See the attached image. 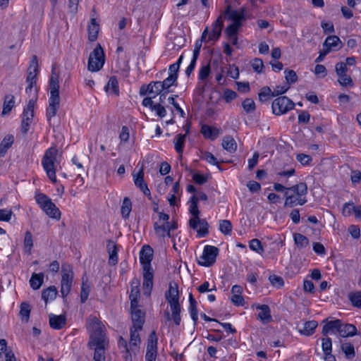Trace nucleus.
<instances>
[{"instance_id": "412c9836", "label": "nucleus", "mask_w": 361, "mask_h": 361, "mask_svg": "<svg viewBox=\"0 0 361 361\" xmlns=\"http://www.w3.org/2000/svg\"><path fill=\"white\" fill-rule=\"evenodd\" d=\"M135 185L143 192L145 195H149V190L144 180V170L142 167L136 175H133Z\"/></svg>"}, {"instance_id": "2f4dec72", "label": "nucleus", "mask_w": 361, "mask_h": 361, "mask_svg": "<svg viewBox=\"0 0 361 361\" xmlns=\"http://www.w3.org/2000/svg\"><path fill=\"white\" fill-rule=\"evenodd\" d=\"M222 147L228 152L233 153L236 151L237 143L233 137L227 135L223 139Z\"/></svg>"}, {"instance_id": "774afa93", "label": "nucleus", "mask_w": 361, "mask_h": 361, "mask_svg": "<svg viewBox=\"0 0 361 361\" xmlns=\"http://www.w3.org/2000/svg\"><path fill=\"white\" fill-rule=\"evenodd\" d=\"M152 111H154L160 118H163L166 115V109L161 104H156L155 106H153Z\"/></svg>"}, {"instance_id": "bb28decb", "label": "nucleus", "mask_w": 361, "mask_h": 361, "mask_svg": "<svg viewBox=\"0 0 361 361\" xmlns=\"http://www.w3.org/2000/svg\"><path fill=\"white\" fill-rule=\"evenodd\" d=\"M341 41L338 37L336 35L329 36L324 43V47L325 49H329V51L331 50H336L340 48Z\"/></svg>"}, {"instance_id": "603ef678", "label": "nucleus", "mask_w": 361, "mask_h": 361, "mask_svg": "<svg viewBox=\"0 0 361 361\" xmlns=\"http://www.w3.org/2000/svg\"><path fill=\"white\" fill-rule=\"evenodd\" d=\"M241 26L242 23H233L226 27L225 32L228 37H233L237 35L238 30Z\"/></svg>"}, {"instance_id": "4d7b16f0", "label": "nucleus", "mask_w": 361, "mask_h": 361, "mask_svg": "<svg viewBox=\"0 0 361 361\" xmlns=\"http://www.w3.org/2000/svg\"><path fill=\"white\" fill-rule=\"evenodd\" d=\"M269 280L272 286L277 287V288H281L284 284L283 278L279 276L274 275V274L271 275L269 277Z\"/></svg>"}, {"instance_id": "6ab92c4d", "label": "nucleus", "mask_w": 361, "mask_h": 361, "mask_svg": "<svg viewBox=\"0 0 361 361\" xmlns=\"http://www.w3.org/2000/svg\"><path fill=\"white\" fill-rule=\"evenodd\" d=\"M154 228L155 233L161 238L166 236V231H174L178 228L177 223L173 221V223L166 222L163 225H159L157 222L154 223Z\"/></svg>"}, {"instance_id": "a878e982", "label": "nucleus", "mask_w": 361, "mask_h": 361, "mask_svg": "<svg viewBox=\"0 0 361 361\" xmlns=\"http://www.w3.org/2000/svg\"><path fill=\"white\" fill-rule=\"evenodd\" d=\"M107 250L109 255V264H116L118 262V248L116 243L112 240L107 242Z\"/></svg>"}, {"instance_id": "b1692460", "label": "nucleus", "mask_w": 361, "mask_h": 361, "mask_svg": "<svg viewBox=\"0 0 361 361\" xmlns=\"http://www.w3.org/2000/svg\"><path fill=\"white\" fill-rule=\"evenodd\" d=\"M341 320L336 319L334 321L326 322V324L323 326L322 334L326 336L329 332L336 331L339 333L341 328Z\"/></svg>"}, {"instance_id": "dca6fc26", "label": "nucleus", "mask_w": 361, "mask_h": 361, "mask_svg": "<svg viewBox=\"0 0 361 361\" xmlns=\"http://www.w3.org/2000/svg\"><path fill=\"white\" fill-rule=\"evenodd\" d=\"M91 348H94V361H105V350L108 347L109 341H105L104 343H88Z\"/></svg>"}, {"instance_id": "393cba45", "label": "nucleus", "mask_w": 361, "mask_h": 361, "mask_svg": "<svg viewBox=\"0 0 361 361\" xmlns=\"http://www.w3.org/2000/svg\"><path fill=\"white\" fill-rule=\"evenodd\" d=\"M99 30V25L97 23L96 20L90 19V24L87 26L88 39L90 42H94L97 39L98 32Z\"/></svg>"}, {"instance_id": "f3484780", "label": "nucleus", "mask_w": 361, "mask_h": 361, "mask_svg": "<svg viewBox=\"0 0 361 361\" xmlns=\"http://www.w3.org/2000/svg\"><path fill=\"white\" fill-rule=\"evenodd\" d=\"M245 8H243V7L241 8L240 11H233V10H231V5L227 6V7L224 13V14L225 16H228V18L229 20H231L233 21V23H241L242 20H245Z\"/></svg>"}, {"instance_id": "a19ab883", "label": "nucleus", "mask_w": 361, "mask_h": 361, "mask_svg": "<svg viewBox=\"0 0 361 361\" xmlns=\"http://www.w3.org/2000/svg\"><path fill=\"white\" fill-rule=\"evenodd\" d=\"M33 247L32 235L30 231L25 232V238L23 241V249L25 253L31 254V250Z\"/></svg>"}, {"instance_id": "c85d7f7f", "label": "nucleus", "mask_w": 361, "mask_h": 361, "mask_svg": "<svg viewBox=\"0 0 361 361\" xmlns=\"http://www.w3.org/2000/svg\"><path fill=\"white\" fill-rule=\"evenodd\" d=\"M338 334L341 337L353 336L357 334V328L353 324L341 323Z\"/></svg>"}, {"instance_id": "423d86ee", "label": "nucleus", "mask_w": 361, "mask_h": 361, "mask_svg": "<svg viewBox=\"0 0 361 361\" xmlns=\"http://www.w3.org/2000/svg\"><path fill=\"white\" fill-rule=\"evenodd\" d=\"M35 198L47 215L52 219H59L61 218V212L48 196L43 193H38Z\"/></svg>"}, {"instance_id": "8fccbe9b", "label": "nucleus", "mask_w": 361, "mask_h": 361, "mask_svg": "<svg viewBox=\"0 0 361 361\" xmlns=\"http://www.w3.org/2000/svg\"><path fill=\"white\" fill-rule=\"evenodd\" d=\"M219 230L224 235H229L232 231V224L228 220H221L219 221Z\"/></svg>"}, {"instance_id": "7ed1b4c3", "label": "nucleus", "mask_w": 361, "mask_h": 361, "mask_svg": "<svg viewBox=\"0 0 361 361\" xmlns=\"http://www.w3.org/2000/svg\"><path fill=\"white\" fill-rule=\"evenodd\" d=\"M58 149L56 147H50L45 151L42 159V165L46 171L49 180L53 183L56 182V156Z\"/></svg>"}, {"instance_id": "680f3d73", "label": "nucleus", "mask_w": 361, "mask_h": 361, "mask_svg": "<svg viewBox=\"0 0 361 361\" xmlns=\"http://www.w3.org/2000/svg\"><path fill=\"white\" fill-rule=\"evenodd\" d=\"M252 67L256 73H262V69L264 68V63H263L262 60L260 59H258V58H255L252 61Z\"/></svg>"}, {"instance_id": "7c9ffc66", "label": "nucleus", "mask_w": 361, "mask_h": 361, "mask_svg": "<svg viewBox=\"0 0 361 361\" xmlns=\"http://www.w3.org/2000/svg\"><path fill=\"white\" fill-rule=\"evenodd\" d=\"M142 329L135 328L132 326L130 328V348L133 350L134 347H137L140 343V338L139 331Z\"/></svg>"}, {"instance_id": "de8ad7c7", "label": "nucleus", "mask_w": 361, "mask_h": 361, "mask_svg": "<svg viewBox=\"0 0 361 361\" xmlns=\"http://www.w3.org/2000/svg\"><path fill=\"white\" fill-rule=\"evenodd\" d=\"M132 209V203L128 197H125L123 201V204L121 208L122 216L126 219L129 216V214Z\"/></svg>"}, {"instance_id": "72a5a7b5", "label": "nucleus", "mask_w": 361, "mask_h": 361, "mask_svg": "<svg viewBox=\"0 0 361 361\" xmlns=\"http://www.w3.org/2000/svg\"><path fill=\"white\" fill-rule=\"evenodd\" d=\"M14 137L11 135H6L0 144V157H4L7 150L11 147L13 143Z\"/></svg>"}, {"instance_id": "c03bdc74", "label": "nucleus", "mask_w": 361, "mask_h": 361, "mask_svg": "<svg viewBox=\"0 0 361 361\" xmlns=\"http://www.w3.org/2000/svg\"><path fill=\"white\" fill-rule=\"evenodd\" d=\"M31 312L30 305L27 302H22L20 304V316L23 321L27 322L30 319V314Z\"/></svg>"}, {"instance_id": "49530a36", "label": "nucleus", "mask_w": 361, "mask_h": 361, "mask_svg": "<svg viewBox=\"0 0 361 361\" xmlns=\"http://www.w3.org/2000/svg\"><path fill=\"white\" fill-rule=\"evenodd\" d=\"M106 92L113 93L116 95L118 94V80L116 77L113 76L109 78L107 85L106 87Z\"/></svg>"}, {"instance_id": "e2e57ef3", "label": "nucleus", "mask_w": 361, "mask_h": 361, "mask_svg": "<svg viewBox=\"0 0 361 361\" xmlns=\"http://www.w3.org/2000/svg\"><path fill=\"white\" fill-rule=\"evenodd\" d=\"M271 89L269 87H264L259 93V99L261 102H266L269 99L271 94Z\"/></svg>"}, {"instance_id": "0eeeda50", "label": "nucleus", "mask_w": 361, "mask_h": 361, "mask_svg": "<svg viewBox=\"0 0 361 361\" xmlns=\"http://www.w3.org/2000/svg\"><path fill=\"white\" fill-rule=\"evenodd\" d=\"M104 61V50L101 45L98 44L90 54L87 69L91 72L99 71L103 67Z\"/></svg>"}, {"instance_id": "5fc2aeb1", "label": "nucleus", "mask_w": 361, "mask_h": 361, "mask_svg": "<svg viewBox=\"0 0 361 361\" xmlns=\"http://www.w3.org/2000/svg\"><path fill=\"white\" fill-rule=\"evenodd\" d=\"M242 106L243 109L247 113L253 112L255 110V103L252 99L247 98L243 103Z\"/></svg>"}, {"instance_id": "052dcab7", "label": "nucleus", "mask_w": 361, "mask_h": 361, "mask_svg": "<svg viewBox=\"0 0 361 361\" xmlns=\"http://www.w3.org/2000/svg\"><path fill=\"white\" fill-rule=\"evenodd\" d=\"M322 350L324 353H329L332 351V342L331 339L329 337L322 338Z\"/></svg>"}, {"instance_id": "aec40b11", "label": "nucleus", "mask_w": 361, "mask_h": 361, "mask_svg": "<svg viewBox=\"0 0 361 361\" xmlns=\"http://www.w3.org/2000/svg\"><path fill=\"white\" fill-rule=\"evenodd\" d=\"M224 26L222 16L217 18L215 22L212 24V30L209 35V40H217L221 34V30Z\"/></svg>"}, {"instance_id": "6e6d98bb", "label": "nucleus", "mask_w": 361, "mask_h": 361, "mask_svg": "<svg viewBox=\"0 0 361 361\" xmlns=\"http://www.w3.org/2000/svg\"><path fill=\"white\" fill-rule=\"evenodd\" d=\"M338 76V82L339 84L342 86L347 87H353V82L352 78L348 75L347 74H341V75H337Z\"/></svg>"}, {"instance_id": "338daca9", "label": "nucleus", "mask_w": 361, "mask_h": 361, "mask_svg": "<svg viewBox=\"0 0 361 361\" xmlns=\"http://www.w3.org/2000/svg\"><path fill=\"white\" fill-rule=\"evenodd\" d=\"M175 97H177V95L174 96H170L168 98V102L169 104H172L173 107L176 109V110L180 114V116L182 118L185 117V112L180 107L178 104L175 101Z\"/></svg>"}, {"instance_id": "4468645a", "label": "nucleus", "mask_w": 361, "mask_h": 361, "mask_svg": "<svg viewBox=\"0 0 361 361\" xmlns=\"http://www.w3.org/2000/svg\"><path fill=\"white\" fill-rule=\"evenodd\" d=\"M143 283L144 294L149 295L153 287V269L152 267H143Z\"/></svg>"}, {"instance_id": "4be33fe9", "label": "nucleus", "mask_w": 361, "mask_h": 361, "mask_svg": "<svg viewBox=\"0 0 361 361\" xmlns=\"http://www.w3.org/2000/svg\"><path fill=\"white\" fill-rule=\"evenodd\" d=\"M66 324V317L63 314H50L49 325L54 329H61Z\"/></svg>"}, {"instance_id": "09e8293b", "label": "nucleus", "mask_w": 361, "mask_h": 361, "mask_svg": "<svg viewBox=\"0 0 361 361\" xmlns=\"http://www.w3.org/2000/svg\"><path fill=\"white\" fill-rule=\"evenodd\" d=\"M140 298V289L138 287V283L137 285L133 286H132L130 294L129 295V298L130 300V305H138V298Z\"/></svg>"}, {"instance_id": "f257e3e1", "label": "nucleus", "mask_w": 361, "mask_h": 361, "mask_svg": "<svg viewBox=\"0 0 361 361\" xmlns=\"http://www.w3.org/2000/svg\"><path fill=\"white\" fill-rule=\"evenodd\" d=\"M165 298L170 306V310L171 312V314L168 311L164 312V314L166 321L169 322L173 320L176 326L180 325L181 321V307L179 302L178 286L176 283L171 282L169 283V290L165 293Z\"/></svg>"}, {"instance_id": "f03ea898", "label": "nucleus", "mask_w": 361, "mask_h": 361, "mask_svg": "<svg viewBox=\"0 0 361 361\" xmlns=\"http://www.w3.org/2000/svg\"><path fill=\"white\" fill-rule=\"evenodd\" d=\"M307 193V186L305 183H300L286 189L285 192L284 206L287 207H294L298 205H303L307 202L306 195Z\"/></svg>"}, {"instance_id": "13d9d810", "label": "nucleus", "mask_w": 361, "mask_h": 361, "mask_svg": "<svg viewBox=\"0 0 361 361\" xmlns=\"http://www.w3.org/2000/svg\"><path fill=\"white\" fill-rule=\"evenodd\" d=\"M202 158H203V159L207 161L208 163H209L212 165L217 166L218 169L220 171L221 170V167L219 165V162H218L216 158L211 152H206L204 154Z\"/></svg>"}, {"instance_id": "3c124183", "label": "nucleus", "mask_w": 361, "mask_h": 361, "mask_svg": "<svg viewBox=\"0 0 361 361\" xmlns=\"http://www.w3.org/2000/svg\"><path fill=\"white\" fill-rule=\"evenodd\" d=\"M348 298L353 306L361 307V292L350 293Z\"/></svg>"}, {"instance_id": "ddd939ff", "label": "nucleus", "mask_w": 361, "mask_h": 361, "mask_svg": "<svg viewBox=\"0 0 361 361\" xmlns=\"http://www.w3.org/2000/svg\"><path fill=\"white\" fill-rule=\"evenodd\" d=\"M49 87H50V97L49 99V104L51 106H59L60 104V97H59V84L58 78L54 76L52 74L50 81H49Z\"/></svg>"}, {"instance_id": "37998d69", "label": "nucleus", "mask_w": 361, "mask_h": 361, "mask_svg": "<svg viewBox=\"0 0 361 361\" xmlns=\"http://www.w3.org/2000/svg\"><path fill=\"white\" fill-rule=\"evenodd\" d=\"M341 350L344 353L345 357L348 360H352L355 355L354 346L350 343H342Z\"/></svg>"}, {"instance_id": "20e7f679", "label": "nucleus", "mask_w": 361, "mask_h": 361, "mask_svg": "<svg viewBox=\"0 0 361 361\" xmlns=\"http://www.w3.org/2000/svg\"><path fill=\"white\" fill-rule=\"evenodd\" d=\"M87 327L90 334V340L88 343H103L109 341L104 333V326L101 322L94 316L87 319Z\"/></svg>"}, {"instance_id": "c756f323", "label": "nucleus", "mask_w": 361, "mask_h": 361, "mask_svg": "<svg viewBox=\"0 0 361 361\" xmlns=\"http://www.w3.org/2000/svg\"><path fill=\"white\" fill-rule=\"evenodd\" d=\"M90 292V285L89 283L87 278L84 276L82 279V285L80 290V301L82 303H85L89 296Z\"/></svg>"}, {"instance_id": "f704fd0d", "label": "nucleus", "mask_w": 361, "mask_h": 361, "mask_svg": "<svg viewBox=\"0 0 361 361\" xmlns=\"http://www.w3.org/2000/svg\"><path fill=\"white\" fill-rule=\"evenodd\" d=\"M58 291L54 286H49L42 293V298L47 303L49 300H53L56 298Z\"/></svg>"}, {"instance_id": "2eb2a0df", "label": "nucleus", "mask_w": 361, "mask_h": 361, "mask_svg": "<svg viewBox=\"0 0 361 361\" xmlns=\"http://www.w3.org/2000/svg\"><path fill=\"white\" fill-rule=\"evenodd\" d=\"M38 60L36 55H33L30 66L27 68V75L26 78V82L27 83H37V75L38 74Z\"/></svg>"}, {"instance_id": "69168bd1", "label": "nucleus", "mask_w": 361, "mask_h": 361, "mask_svg": "<svg viewBox=\"0 0 361 361\" xmlns=\"http://www.w3.org/2000/svg\"><path fill=\"white\" fill-rule=\"evenodd\" d=\"M296 159L299 161L302 165H309L310 162L312 161V157L310 155L305 154H298L296 157Z\"/></svg>"}, {"instance_id": "58836bf2", "label": "nucleus", "mask_w": 361, "mask_h": 361, "mask_svg": "<svg viewBox=\"0 0 361 361\" xmlns=\"http://www.w3.org/2000/svg\"><path fill=\"white\" fill-rule=\"evenodd\" d=\"M14 104V96L11 94L6 95L4 101L2 114L5 115L8 114L13 107Z\"/></svg>"}, {"instance_id": "5701e85b", "label": "nucleus", "mask_w": 361, "mask_h": 361, "mask_svg": "<svg viewBox=\"0 0 361 361\" xmlns=\"http://www.w3.org/2000/svg\"><path fill=\"white\" fill-rule=\"evenodd\" d=\"M219 129L206 124L202 125L201 128V133L203 136L205 138L210 139L212 140H215L219 136Z\"/></svg>"}, {"instance_id": "9b49d317", "label": "nucleus", "mask_w": 361, "mask_h": 361, "mask_svg": "<svg viewBox=\"0 0 361 361\" xmlns=\"http://www.w3.org/2000/svg\"><path fill=\"white\" fill-rule=\"evenodd\" d=\"M158 338L154 331L149 335L145 354V361H156Z\"/></svg>"}, {"instance_id": "a18cd8bd", "label": "nucleus", "mask_w": 361, "mask_h": 361, "mask_svg": "<svg viewBox=\"0 0 361 361\" xmlns=\"http://www.w3.org/2000/svg\"><path fill=\"white\" fill-rule=\"evenodd\" d=\"M293 239H294L295 244L299 248H305L309 245L308 238L306 236H305L300 233L293 234Z\"/></svg>"}, {"instance_id": "0e129e2a", "label": "nucleus", "mask_w": 361, "mask_h": 361, "mask_svg": "<svg viewBox=\"0 0 361 361\" xmlns=\"http://www.w3.org/2000/svg\"><path fill=\"white\" fill-rule=\"evenodd\" d=\"M210 71L211 68L209 64L202 66L199 72V79L202 80H205L209 76Z\"/></svg>"}, {"instance_id": "864d4df0", "label": "nucleus", "mask_w": 361, "mask_h": 361, "mask_svg": "<svg viewBox=\"0 0 361 361\" xmlns=\"http://www.w3.org/2000/svg\"><path fill=\"white\" fill-rule=\"evenodd\" d=\"M249 247L252 250L257 252L258 254H262L264 252V248L261 242L258 239L255 238L250 240Z\"/></svg>"}, {"instance_id": "39448f33", "label": "nucleus", "mask_w": 361, "mask_h": 361, "mask_svg": "<svg viewBox=\"0 0 361 361\" xmlns=\"http://www.w3.org/2000/svg\"><path fill=\"white\" fill-rule=\"evenodd\" d=\"M189 212L192 215V217L189 220L190 228L197 230L199 237H204L209 233V225L205 219H200V212L198 209L197 205L190 204Z\"/></svg>"}, {"instance_id": "79ce46f5", "label": "nucleus", "mask_w": 361, "mask_h": 361, "mask_svg": "<svg viewBox=\"0 0 361 361\" xmlns=\"http://www.w3.org/2000/svg\"><path fill=\"white\" fill-rule=\"evenodd\" d=\"M161 84L163 90L165 92V93H169V92H170L169 88L171 86L177 85V78L175 76L169 75L163 81H161Z\"/></svg>"}, {"instance_id": "ea45409f", "label": "nucleus", "mask_w": 361, "mask_h": 361, "mask_svg": "<svg viewBox=\"0 0 361 361\" xmlns=\"http://www.w3.org/2000/svg\"><path fill=\"white\" fill-rule=\"evenodd\" d=\"M189 302H190V312L191 315V318L193 320L194 323L196 324L198 317H197V302L193 298L192 293L189 294Z\"/></svg>"}, {"instance_id": "a211bd4d", "label": "nucleus", "mask_w": 361, "mask_h": 361, "mask_svg": "<svg viewBox=\"0 0 361 361\" xmlns=\"http://www.w3.org/2000/svg\"><path fill=\"white\" fill-rule=\"evenodd\" d=\"M153 250L149 245H144L140 252V261L143 267H152Z\"/></svg>"}, {"instance_id": "6e6552de", "label": "nucleus", "mask_w": 361, "mask_h": 361, "mask_svg": "<svg viewBox=\"0 0 361 361\" xmlns=\"http://www.w3.org/2000/svg\"><path fill=\"white\" fill-rule=\"evenodd\" d=\"M73 281V271L72 266L64 263L61 267V293L63 298L66 297L71 289Z\"/></svg>"}, {"instance_id": "473e14b6", "label": "nucleus", "mask_w": 361, "mask_h": 361, "mask_svg": "<svg viewBox=\"0 0 361 361\" xmlns=\"http://www.w3.org/2000/svg\"><path fill=\"white\" fill-rule=\"evenodd\" d=\"M260 312L258 313V318L264 323H267L271 320L270 308L267 305L258 306Z\"/></svg>"}, {"instance_id": "4c0bfd02", "label": "nucleus", "mask_w": 361, "mask_h": 361, "mask_svg": "<svg viewBox=\"0 0 361 361\" xmlns=\"http://www.w3.org/2000/svg\"><path fill=\"white\" fill-rule=\"evenodd\" d=\"M186 134H178L176 137V140L174 141L175 149L180 154V158L182 157V154L183 152L184 145L185 142Z\"/></svg>"}, {"instance_id": "bf43d9fd", "label": "nucleus", "mask_w": 361, "mask_h": 361, "mask_svg": "<svg viewBox=\"0 0 361 361\" xmlns=\"http://www.w3.org/2000/svg\"><path fill=\"white\" fill-rule=\"evenodd\" d=\"M285 78H286V82L288 85L294 83L298 80L297 74L293 70L285 71Z\"/></svg>"}, {"instance_id": "e433bc0d", "label": "nucleus", "mask_w": 361, "mask_h": 361, "mask_svg": "<svg viewBox=\"0 0 361 361\" xmlns=\"http://www.w3.org/2000/svg\"><path fill=\"white\" fill-rule=\"evenodd\" d=\"M317 325V322L314 320L306 322L304 324V328L300 330V332L307 336H311L314 334Z\"/></svg>"}, {"instance_id": "c9c22d12", "label": "nucleus", "mask_w": 361, "mask_h": 361, "mask_svg": "<svg viewBox=\"0 0 361 361\" xmlns=\"http://www.w3.org/2000/svg\"><path fill=\"white\" fill-rule=\"evenodd\" d=\"M43 279H44V274L43 273L32 274V275L30 278V286L34 290L39 289L43 283Z\"/></svg>"}, {"instance_id": "1a4fd4ad", "label": "nucleus", "mask_w": 361, "mask_h": 361, "mask_svg": "<svg viewBox=\"0 0 361 361\" xmlns=\"http://www.w3.org/2000/svg\"><path fill=\"white\" fill-rule=\"evenodd\" d=\"M295 106V103L286 96L276 98L271 105L272 112L276 116L286 114Z\"/></svg>"}, {"instance_id": "9d476101", "label": "nucleus", "mask_w": 361, "mask_h": 361, "mask_svg": "<svg viewBox=\"0 0 361 361\" xmlns=\"http://www.w3.org/2000/svg\"><path fill=\"white\" fill-rule=\"evenodd\" d=\"M219 254V249L212 245H206L204 247L202 255L198 259V264L203 267H210L215 262Z\"/></svg>"}, {"instance_id": "cd10ccee", "label": "nucleus", "mask_w": 361, "mask_h": 361, "mask_svg": "<svg viewBox=\"0 0 361 361\" xmlns=\"http://www.w3.org/2000/svg\"><path fill=\"white\" fill-rule=\"evenodd\" d=\"M37 101V98L31 99L26 107L24 109L23 114V119L32 121L34 116V108Z\"/></svg>"}, {"instance_id": "f8f14e48", "label": "nucleus", "mask_w": 361, "mask_h": 361, "mask_svg": "<svg viewBox=\"0 0 361 361\" xmlns=\"http://www.w3.org/2000/svg\"><path fill=\"white\" fill-rule=\"evenodd\" d=\"M130 314L133 326L135 328L142 329L145 321V312L139 305H130Z\"/></svg>"}]
</instances>
